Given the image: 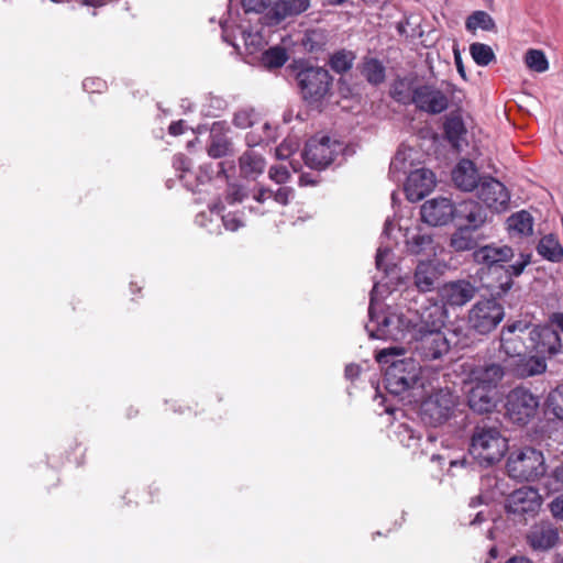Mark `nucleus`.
<instances>
[{"label": "nucleus", "instance_id": "1", "mask_svg": "<svg viewBox=\"0 0 563 563\" xmlns=\"http://www.w3.org/2000/svg\"><path fill=\"white\" fill-rule=\"evenodd\" d=\"M380 283H375L371 291L368 317L365 325L369 338L379 340H401L413 329L441 331L448 319V312L442 302L428 301L420 310L407 308L383 309L379 297L386 290Z\"/></svg>", "mask_w": 563, "mask_h": 563}, {"label": "nucleus", "instance_id": "2", "mask_svg": "<svg viewBox=\"0 0 563 563\" xmlns=\"http://www.w3.org/2000/svg\"><path fill=\"white\" fill-rule=\"evenodd\" d=\"M402 353L399 347L383 349L377 352L376 361L387 366L385 387L395 396H410L421 384V365L413 357L397 358Z\"/></svg>", "mask_w": 563, "mask_h": 563}, {"label": "nucleus", "instance_id": "3", "mask_svg": "<svg viewBox=\"0 0 563 563\" xmlns=\"http://www.w3.org/2000/svg\"><path fill=\"white\" fill-rule=\"evenodd\" d=\"M258 22L261 24L260 29L252 25L246 26L243 23H238L236 18L233 16L232 12H229V18L221 22L222 38L232 46H236L234 40L235 30H238L250 53L258 51L267 44L269 33L278 30L282 22L279 3L275 2L263 16L258 18Z\"/></svg>", "mask_w": 563, "mask_h": 563}, {"label": "nucleus", "instance_id": "4", "mask_svg": "<svg viewBox=\"0 0 563 563\" xmlns=\"http://www.w3.org/2000/svg\"><path fill=\"white\" fill-rule=\"evenodd\" d=\"M508 440L496 426L478 424L475 427L470 452L481 464L492 465L505 455Z\"/></svg>", "mask_w": 563, "mask_h": 563}, {"label": "nucleus", "instance_id": "5", "mask_svg": "<svg viewBox=\"0 0 563 563\" xmlns=\"http://www.w3.org/2000/svg\"><path fill=\"white\" fill-rule=\"evenodd\" d=\"M508 475L517 481H536L544 475L545 460L541 451L525 446L511 451L506 463Z\"/></svg>", "mask_w": 563, "mask_h": 563}, {"label": "nucleus", "instance_id": "6", "mask_svg": "<svg viewBox=\"0 0 563 563\" xmlns=\"http://www.w3.org/2000/svg\"><path fill=\"white\" fill-rule=\"evenodd\" d=\"M457 397L450 387L434 388L420 405L421 420L432 427L446 422L454 413Z\"/></svg>", "mask_w": 563, "mask_h": 563}, {"label": "nucleus", "instance_id": "7", "mask_svg": "<svg viewBox=\"0 0 563 563\" xmlns=\"http://www.w3.org/2000/svg\"><path fill=\"white\" fill-rule=\"evenodd\" d=\"M400 341L406 342L415 355L426 361L439 360L450 350V343L442 331L413 329Z\"/></svg>", "mask_w": 563, "mask_h": 563}, {"label": "nucleus", "instance_id": "8", "mask_svg": "<svg viewBox=\"0 0 563 563\" xmlns=\"http://www.w3.org/2000/svg\"><path fill=\"white\" fill-rule=\"evenodd\" d=\"M295 68L298 69L297 80L305 100L317 102L328 95L332 77L325 68L308 66L303 62H298Z\"/></svg>", "mask_w": 563, "mask_h": 563}, {"label": "nucleus", "instance_id": "9", "mask_svg": "<svg viewBox=\"0 0 563 563\" xmlns=\"http://www.w3.org/2000/svg\"><path fill=\"white\" fill-rule=\"evenodd\" d=\"M343 152V144L328 135H314L306 143L302 153L306 164L316 169H324Z\"/></svg>", "mask_w": 563, "mask_h": 563}, {"label": "nucleus", "instance_id": "10", "mask_svg": "<svg viewBox=\"0 0 563 563\" xmlns=\"http://www.w3.org/2000/svg\"><path fill=\"white\" fill-rule=\"evenodd\" d=\"M505 318L504 307L496 299L478 300L468 311V327L478 334H488Z\"/></svg>", "mask_w": 563, "mask_h": 563}, {"label": "nucleus", "instance_id": "11", "mask_svg": "<svg viewBox=\"0 0 563 563\" xmlns=\"http://www.w3.org/2000/svg\"><path fill=\"white\" fill-rule=\"evenodd\" d=\"M539 399L530 390L517 387L506 399V415L515 423L526 424L537 413Z\"/></svg>", "mask_w": 563, "mask_h": 563}, {"label": "nucleus", "instance_id": "12", "mask_svg": "<svg viewBox=\"0 0 563 563\" xmlns=\"http://www.w3.org/2000/svg\"><path fill=\"white\" fill-rule=\"evenodd\" d=\"M532 325L527 321H516L503 328L500 335V349L509 357L522 356L527 350H530L528 341V331Z\"/></svg>", "mask_w": 563, "mask_h": 563}, {"label": "nucleus", "instance_id": "13", "mask_svg": "<svg viewBox=\"0 0 563 563\" xmlns=\"http://www.w3.org/2000/svg\"><path fill=\"white\" fill-rule=\"evenodd\" d=\"M476 189L478 199L492 211L500 213L509 209L510 192L498 179L483 176Z\"/></svg>", "mask_w": 563, "mask_h": 563}, {"label": "nucleus", "instance_id": "14", "mask_svg": "<svg viewBox=\"0 0 563 563\" xmlns=\"http://www.w3.org/2000/svg\"><path fill=\"white\" fill-rule=\"evenodd\" d=\"M448 92L434 84H419L412 104L428 114H440L449 108Z\"/></svg>", "mask_w": 563, "mask_h": 563}, {"label": "nucleus", "instance_id": "15", "mask_svg": "<svg viewBox=\"0 0 563 563\" xmlns=\"http://www.w3.org/2000/svg\"><path fill=\"white\" fill-rule=\"evenodd\" d=\"M402 232L406 251L412 255L433 257L437 255V244L431 232L419 223L410 227L399 225Z\"/></svg>", "mask_w": 563, "mask_h": 563}, {"label": "nucleus", "instance_id": "16", "mask_svg": "<svg viewBox=\"0 0 563 563\" xmlns=\"http://www.w3.org/2000/svg\"><path fill=\"white\" fill-rule=\"evenodd\" d=\"M464 372V384H476L496 390L505 376V367L495 362L466 363Z\"/></svg>", "mask_w": 563, "mask_h": 563}, {"label": "nucleus", "instance_id": "17", "mask_svg": "<svg viewBox=\"0 0 563 563\" xmlns=\"http://www.w3.org/2000/svg\"><path fill=\"white\" fill-rule=\"evenodd\" d=\"M541 495L536 488L523 486L514 490L506 499V509L510 514H536L541 506Z\"/></svg>", "mask_w": 563, "mask_h": 563}, {"label": "nucleus", "instance_id": "18", "mask_svg": "<svg viewBox=\"0 0 563 563\" xmlns=\"http://www.w3.org/2000/svg\"><path fill=\"white\" fill-rule=\"evenodd\" d=\"M452 220L455 225L479 230L487 221V212L475 200L467 199L453 205Z\"/></svg>", "mask_w": 563, "mask_h": 563}, {"label": "nucleus", "instance_id": "19", "mask_svg": "<svg viewBox=\"0 0 563 563\" xmlns=\"http://www.w3.org/2000/svg\"><path fill=\"white\" fill-rule=\"evenodd\" d=\"M528 341L530 350L543 357L558 354L562 349V341L558 332L548 328H538L532 325L528 331Z\"/></svg>", "mask_w": 563, "mask_h": 563}, {"label": "nucleus", "instance_id": "20", "mask_svg": "<svg viewBox=\"0 0 563 563\" xmlns=\"http://www.w3.org/2000/svg\"><path fill=\"white\" fill-rule=\"evenodd\" d=\"M453 212V202L446 197L429 199L420 208L422 221L432 227L448 224L452 221Z\"/></svg>", "mask_w": 563, "mask_h": 563}, {"label": "nucleus", "instance_id": "21", "mask_svg": "<svg viewBox=\"0 0 563 563\" xmlns=\"http://www.w3.org/2000/svg\"><path fill=\"white\" fill-rule=\"evenodd\" d=\"M435 186L434 174L427 168L412 170L406 180L405 192L408 200L415 202L423 199Z\"/></svg>", "mask_w": 563, "mask_h": 563}, {"label": "nucleus", "instance_id": "22", "mask_svg": "<svg viewBox=\"0 0 563 563\" xmlns=\"http://www.w3.org/2000/svg\"><path fill=\"white\" fill-rule=\"evenodd\" d=\"M560 539L558 528L550 521L534 523L527 533V542L534 551H549Z\"/></svg>", "mask_w": 563, "mask_h": 563}, {"label": "nucleus", "instance_id": "23", "mask_svg": "<svg viewBox=\"0 0 563 563\" xmlns=\"http://www.w3.org/2000/svg\"><path fill=\"white\" fill-rule=\"evenodd\" d=\"M475 292L476 288L470 282L456 280L443 285L439 296L444 307H461L471 301Z\"/></svg>", "mask_w": 563, "mask_h": 563}, {"label": "nucleus", "instance_id": "24", "mask_svg": "<svg viewBox=\"0 0 563 563\" xmlns=\"http://www.w3.org/2000/svg\"><path fill=\"white\" fill-rule=\"evenodd\" d=\"M470 408L478 413H487L495 409L498 401L497 390L476 384H464Z\"/></svg>", "mask_w": 563, "mask_h": 563}, {"label": "nucleus", "instance_id": "25", "mask_svg": "<svg viewBox=\"0 0 563 563\" xmlns=\"http://www.w3.org/2000/svg\"><path fill=\"white\" fill-rule=\"evenodd\" d=\"M515 256L514 250L508 245L487 244L473 252V260L488 268L501 266Z\"/></svg>", "mask_w": 563, "mask_h": 563}, {"label": "nucleus", "instance_id": "26", "mask_svg": "<svg viewBox=\"0 0 563 563\" xmlns=\"http://www.w3.org/2000/svg\"><path fill=\"white\" fill-rule=\"evenodd\" d=\"M483 177L479 176L475 164L471 159L463 158L452 170V180L456 188L462 191L471 192L481 184Z\"/></svg>", "mask_w": 563, "mask_h": 563}, {"label": "nucleus", "instance_id": "27", "mask_svg": "<svg viewBox=\"0 0 563 563\" xmlns=\"http://www.w3.org/2000/svg\"><path fill=\"white\" fill-rule=\"evenodd\" d=\"M394 229L393 221L388 218L384 223V230L382 233V242L376 253V268L384 272L387 276L396 274L397 265L394 262V254L391 252V244L385 243L384 239H389L390 233Z\"/></svg>", "mask_w": 563, "mask_h": 563}, {"label": "nucleus", "instance_id": "28", "mask_svg": "<svg viewBox=\"0 0 563 563\" xmlns=\"http://www.w3.org/2000/svg\"><path fill=\"white\" fill-rule=\"evenodd\" d=\"M534 220L530 212L520 210L506 220V229L511 239H523L533 234Z\"/></svg>", "mask_w": 563, "mask_h": 563}, {"label": "nucleus", "instance_id": "29", "mask_svg": "<svg viewBox=\"0 0 563 563\" xmlns=\"http://www.w3.org/2000/svg\"><path fill=\"white\" fill-rule=\"evenodd\" d=\"M514 358L515 362L511 364V371L520 378L540 375L547 369V363L543 357L527 356L526 353H522V356H515Z\"/></svg>", "mask_w": 563, "mask_h": 563}, {"label": "nucleus", "instance_id": "30", "mask_svg": "<svg viewBox=\"0 0 563 563\" xmlns=\"http://www.w3.org/2000/svg\"><path fill=\"white\" fill-rule=\"evenodd\" d=\"M419 82L412 76L395 79L390 88L391 98L405 106L412 104Z\"/></svg>", "mask_w": 563, "mask_h": 563}, {"label": "nucleus", "instance_id": "31", "mask_svg": "<svg viewBox=\"0 0 563 563\" xmlns=\"http://www.w3.org/2000/svg\"><path fill=\"white\" fill-rule=\"evenodd\" d=\"M438 278V272L432 261H420L416 267L413 282L419 291H431Z\"/></svg>", "mask_w": 563, "mask_h": 563}, {"label": "nucleus", "instance_id": "32", "mask_svg": "<svg viewBox=\"0 0 563 563\" xmlns=\"http://www.w3.org/2000/svg\"><path fill=\"white\" fill-rule=\"evenodd\" d=\"M530 263L531 255L527 253H520L519 258L514 264H510L505 268L507 280L498 285L495 295L497 297H501L503 295L507 294L514 285L512 277L520 276Z\"/></svg>", "mask_w": 563, "mask_h": 563}, {"label": "nucleus", "instance_id": "33", "mask_svg": "<svg viewBox=\"0 0 563 563\" xmlns=\"http://www.w3.org/2000/svg\"><path fill=\"white\" fill-rule=\"evenodd\" d=\"M477 230L467 227L455 225V231L450 239V246L455 252L471 251L477 246V239L474 233Z\"/></svg>", "mask_w": 563, "mask_h": 563}, {"label": "nucleus", "instance_id": "34", "mask_svg": "<svg viewBox=\"0 0 563 563\" xmlns=\"http://www.w3.org/2000/svg\"><path fill=\"white\" fill-rule=\"evenodd\" d=\"M538 254L553 263L561 262L563 258V246L553 234L544 235L538 243Z\"/></svg>", "mask_w": 563, "mask_h": 563}, {"label": "nucleus", "instance_id": "35", "mask_svg": "<svg viewBox=\"0 0 563 563\" xmlns=\"http://www.w3.org/2000/svg\"><path fill=\"white\" fill-rule=\"evenodd\" d=\"M444 133L450 144L461 150L465 144L466 128L463 120L460 117H451L446 119L444 123Z\"/></svg>", "mask_w": 563, "mask_h": 563}, {"label": "nucleus", "instance_id": "36", "mask_svg": "<svg viewBox=\"0 0 563 563\" xmlns=\"http://www.w3.org/2000/svg\"><path fill=\"white\" fill-rule=\"evenodd\" d=\"M386 69L383 63L374 57L364 58L361 66V74L372 85H379L385 80Z\"/></svg>", "mask_w": 563, "mask_h": 563}, {"label": "nucleus", "instance_id": "37", "mask_svg": "<svg viewBox=\"0 0 563 563\" xmlns=\"http://www.w3.org/2000/svg\"><path fill=\"white\" fill-rule=\"evenodd\" d=\"M264 159L254 151H247L240 157V169L245 177H256L264 170Z\"/></svg>", "mask_w": 563, "mask_h": 563}, {"label": "nucleus", "instance_id": "38", "mask_svg": "<svg viewBox=\"0 0 563 563\" xmlns=\"http://www.w3.org/2000/svg\"><path fill=\"white\" fill-rule=\"evenodd\" d=\"M395 439L404 446L409 449H417L420 445L421 435L417 432L411 424L401 422L395 426Z\"/></svg>", "mask_w": 563, "mask_h": 563}, {"label": "nucleus", "instance_id": "39", "mask_svg": "<svg viewBox=\"0 0 563 563\" xmlns=\"http://www.w3.org/2000/svg\"><path fill=\"white\" fill-rule=\"evenodd\" d=\"M356 58L354 52L349 49H339L334 52L329 58V65L331 69L338 74H344L349 71Z\"/></svg>", "mask_w": 563, "mask_h": 563}, {"label": "nucleus", "instance_id": "40", "mask_svg": "<svg viewBox=\"0 0 563 563\" xmlns=\"http://www.w3.org/2000/svg\"><path fill=\"white\" fill-rule=\"evenodd\" d=\"M466 30L475 32L477 29L484 31H494L496 29L495 21L485 11H475L466 20Z\"/></svg>", "mask_w": 563, "mask_h": 563}, {"label": "nucleus", "instance_id": "41", "mask_svg": "<svg viewBox=\"0 0 563 563\" xmlns=\"http://www.w3.org/2000/svg\"><path fill=\"white\" fill-rule=\"evenodd\" d=\"M525 63L529 69L536 73H545L549 69V60L541 49H528L525 55Z\"/></svg>", "mask_w": 563, "mask_h": 563}, {"label": "nucleus", "instance_id": "42", "mask_svg": "<svg viewBox=\"0 0 563 563\" xmlns=\"http://www.w3.org/2000/svg\"><path fill=\"white\" fill-rule=\"evenodd\" d=\"M548 410L563 420V384L552 389L545 400Z\"/></svg>", "mask_w": 563, "mask_h": 563}, {"label": "nucleus", "instance_id": "43", "mask_svg": "<svg viewBox=\"0 0 563 563\" xmlns=\"http://www.w3.org/2000/svg\"><path fill=\"white\" fill-rule=\"evenodd\" d=\"M470 53L478 66H487L495 58L492 47L483 43L471 44Z\"/></svg>", "mask_w": 563, "mask_h": 563}, {"label": "nucleus", "instance_id": "44", "mask_svg": "<svg viewBox=\"0 0 563 563\" xmlns=\"http://www.w3.org/2000/svg\"><path fill=\"white\" fill-rule=\"evenodd\" d=\"M261 63L267 70H274L282 67V47L279 44L268 48L262 55Z\"/></svg>", "mask_w": 563, "mask_h": 563}, {"label": "nucleus", "instance_id": "45", "mask_svg": "<svg viewBox=\"0 0 563 563\" xmlns=\"http://www.w3.org/2000/svg\"><path fill=\"white\" fill-rule=\"evenodd\" d=\"M310 7V0H284V18L297 15Z\"/></svg>", "mask_w": 563, "mask_h": 563}, {"label": "nucleus", "instance_id": "46", "mask_svg": "<svg viewBox=\"0 0 563 563\" xmlns=\"http://www.w3.org/2000/svg\"><path fill=\"white\" fill-rule=\"evenodd\" d=\"M255 118L253 109H242L234 114L233 122L238 128L246 129L254 124Z\"/></svg>", "mask_w": 563, "mask_h": 563}, {"label": "nucleus", "instance_id": "47", "mask_svg": "<svg viewBox=\"0 0 563 563\" xmlns=\"http://www.w3.org/2000/svg\"><path fill=\"white\" fill-rule=\"evenodd\" d=\"M228 146L227 140L221 137L213 139L208 147V154L213 158H220L227 155Z\"/></svg>", "mask_w": 563, "mask_h": 563}, {"label": "nucleus", "instance_id": "48", "mask_svg": "<svg viewBox=\"0 0 563 563\" xmlns=\"http://www.w3.org/2000/svg\"><path fill=\"white\" fill-rule=\"evenodd\" d=\"M244 14L261 13L264 9H266L271 2V0H241Z\"/></svg>", "mask_w": 563, "mask_h": 563}, {"label": "nucleus", "instance_id": "49", "mask_svg": "<svg viewBox=\"0 0 563 563\" xmlns=\"http://www.w3.org/2000/svg\"><path fill=\"white\" fill-rule=\"evenodd\" d=\"M549 510L555 519L563 520V493L550 501Z\"/></svg>", "mask_w": 563, "mask_h": 563}, {"label": "nucleus", "instance_id": "50", "mask_svg": "<svg viewBox=\"0 0 563 563\" xmlns=\"http://www.w3.org/2000/svg\"><path fill=\"white\" fill-rule=\"evenodd\" d=\"M223 225L229 231H236L239 228L243 227L242 220L235 213H228L222 217Z\"/></svg>", "mask_w": 563, "mask_h": 563}, {"label": "nucleus", "instance_id": "51", "mask_svg": "<svg viewBox=\"0 0 563 563\" xmlns=\"http://www.w3.org/2000/svg\"><path fill=\"white\" fill-rule=\"evenodd\" d=\"M82 87L88 92H100L106 87V82L98 78H86Z\"/></svg>", "mask_w": 563, "mask_h": 563}, {"label": "nucleus", "instance_id": "52", "mask_svg": "<svg viewBox=\"0 0 563 563\" xmlns=\"http://www.w3.org/2000/svg\"><path fill=\"white\" fill-rule=\"evenodd\" d=\"M244 197L242 188L238 185H229L227 200L230 203L240 202Z\"/></svg>", "mask_w": 563, "mask_h": 563}, {"label": "nucleus", "instance_id": "53", "mask_svg": "<svg viewBox=\"0 0 563 563\" xmlns=\"http://www.w3.org/2000/svg\"><path fill=\"white\" fill-rule=\"evenodd\" d=\"M282 192V187H278L276 190H271V189H263L260 191L258 196L256 197V199L258 201H265L267 199H273L275 202H278V197Z\"/></svg>", "mask_w": 563, "mask_h": 563}, {"label": "nucleus", "instance_id": "54", "mask_svg": "<svg viewBox=\"0 0 563 563\" xmlns=\"http://www.w3.org/2000/svg\"><path fill=\"white\" fill-rule=\"evenodd\" d=\"M173 165L177 170L188 172L190 163L186 156L179 154L174 157Z\"/></svg>", "mask_w": 563, "mask_h": 563}, {"label": "nucleus", "instance_id": "55", "mask_svg": "<svg viewBox=\"0 0 563 563\" xmlns=\"http://www.w3.org/2000/svg\"><path fill=\"white\" fill-rule=\"evenodd\" d=\"M265 135L261 137V142H269L276 140L277 137V128H272L269 123H264L263 125Z\"/></svg>", "mask_w": 563, "mask_h": 563}, {"label": "nucleus", "instance_id": "56", "mask_svg": "<svg viewBox=\"0 0 563 563\" xmlns=\"http://www.w3.org/2000/svg\"><path fill=\"white\" fill-rule=\"evenodd\" d=\"M361 373V367L356 364H349L345 366V371H344V374H345V377L347 379H355L356 377H358Z\"/></svg>", "mask_w": 563, "mask_h": 563}, {"label": "nucleus", "instance_id": "57", "mask_svg": "<svg viewBox=\"0 0 563 563\" xmlns=\"http://www.w3.org/2000/svg\"><path fill=\"white\" fill-rule=\"evenodd\" d=\"M185 128H186V126H185L184 121H183V120H179V121L173 122V123L169 125V129H168V130H169V133H170L172 135L177 136V135H180V134H183V133H184Z\"/></svg>", "mask_w": 563, "mask_h": 563}, {"label": "nucleus", "instance_id": "58", "mask_svg": "<svg viewBox=\"0 0 563 563\" xmlns=\"http://www.w3.org/2000/svg\"><path fill=\"white\" fill-rule=\"evenodd\" d=\"M269 178L277 185L282 183V169L278 166H272L269 169Z\"/></svg>", "mask_w": 563, "mask_h": 563}, {"label": "nucleus", "instance_id": "59", "mask_svg": "<svg viewBox=\"0 0 563 563\" xmlns=\"http://www.w3.org/2000/svg\"><path fill=\"white\" fill-rule=\"evenodd\" d=\"M552 324L556 325L563 332V312H554L550 317Z\"/></svg>", "mask_w": 563, "mask_h": 563}, {"label": "nucleus", "instance_id": "60", "mask_svg": "<svg viewBox=\"0 0 563 563\" xmlns=\"http://www.w3.org/2000/svg\"><path fill=\"white\" fill-rule=\"evenodd\" d=\"M553 478L563 488V462L553 471Z\"/></svg>", "mask_w": 563, "mask_h": 563}, {"label": "nucleus", "instance_id": "61", "mask_svg": "<svg viewBox=\"0 0 563 563\" xmlns=\"http://www.w3.org/2000/svg\"><path fill=\"white\" fill-rule=\"evenodd\" d=\"M454 59L459 74L465 78V70L462 64V59L457 49L454 51Z\"/></svg>", "mask_w": 563, "mask_h": 563}, {"label": "nucleus", "instance_id": "62", "mask_svg": "<svg viewBox=\"0 0 563 563\" xmlns=\"http://www.w3.org/2000/svg\"><path fill=\"white\" fill-rule=\"evenodd\" d=\"M465 466V460H449V473L452 472L455 467H464Z\"/></svg>", "mask_w": 563, "mask_h": 563}, {"label": "nucleus", "instance_id": "63", "mask_svg": "<svg viewBox=\"0 0 563 563\" xmlns=\"http://www.w3.org/2000/svg\"><path fill=\"white\" fill-rule=\"evenodd\" d=\"M283 146H284V152L287 150L290 153H292L299 147V143L298 142L292 143L291 141H289V143H288V141L284 140Z\"/></svg>", "mask_w": 563, "mask_h": 563}, {"label": "nucleus", "instance_id": "64", "mask_svg": "<svg viewBox=\"0 0 563 563\" xmlns=\"http://www.w3.org/2000/svg\"><path fill=\"white\" fill-rule=\"evenodd\" d=\"M506 563H531V561L523 556H519V558L516 556V558L509 559Z\"/></svg>", "mask_w": 563, "mask_h": 563}]
</instances>
